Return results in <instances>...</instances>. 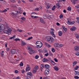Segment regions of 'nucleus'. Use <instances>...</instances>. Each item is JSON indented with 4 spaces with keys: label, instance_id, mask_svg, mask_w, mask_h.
I'll return each mask as SVG.
<instances>
[{
    "label": "nucleus",
    "instance_id": "69168bd1",
    "mask_svg": "<svg viewBox=\"0 0 79 79\" xmlns=\"http://www.w3.org/2000/svg\"><path fill=\"white\" fill-rule=\"evenodd\" d=\"M54 60L55 61V62H58V60L56 58L54 59Z\"/></svg>",
    "mask_w": 79,
    "mask_h": 79
},
{
    "label": "nucleus",
    "instance_id": "bb28decb",
    "mask_svg": "<svg viewBox=\"0 0 79 79\" xmlns=\"http://www.w3.org/2000/svg\"><path fill=\"white\" fill-rule=\"evenodd\" d=\"M45 45H46V46H47V47H51V45H50V44H48V43H45Z\"/></svg>",
    "mask_w": 79,
    "mask_h": 79
},
{
    "label": "nucleus",
    "instance_id": "864d4df0",
    "mask_svg": "<svg viewBox=\"0 0 79 79\" xmlns=\"http://www.w3.org/2000/svg\"><path fill=\"white\" fill-rule=\"evenodd\" d=\"M23 63H21L20 64H19V65L20 66H23Z\"/></svg>",
    "mask_w": 79,
    "mask_h": 79
},
{
    "label": "nucleus",
    "instance_id": "9d476101",
    "mask_svg": "<svg viewBox=\"0 0 79 79\" xmlns=\"http://www.w3.org/2000/svg\"><path fill=\"white\" fill-rule=\"evenodd\" d=\"M70 29L72 31H74L76 29V27H73L71 28Z\"/></svg>",
    "mask_w": 79,
    "mask_h": 79
},
{
    "label": "nucleus",
    "instance_id": "f257e3e1",
    "mask_svg": "<svg viewBox=\"0 0 79 79\" xmlns=\"http://www.w3.org/2000/svg\"><path fill=\"white\" fill-rule=\"evenodd\" d=\"M4 25L6 27L5 28V30L3 32L4 33L7 34H8L10 32H11V29L10 28V27L8 26V24L6 23V22H5Z\"/></svg>",
    "mask_w": 79,
    "mask_h": 79
},
{
    "label": "nucleus",
    "instance_id": "72a5a7b5",
    "mask_svg": "<svg viewBox=\"0 0 79 79\" xmlns=\"http://www.w3.org/2000/svg\"><path fill=\"white\" fill-rule=\"evenodd\" d=\"M45 74H46V75H48V74H49V72L45 71Z\"/></svg>",
    "mask_w": 79,
    "mask_h": 79
},
{
    "label": "nucleus",
    "instance_id": "c9c22d12",
    "mask_svg": "<svg viewBox=\"0 0 79 79\" xmlns=\"http://www.w3.org/2000/svg\"><path fill=\"white\" fill-rule=\"evenodd\" d=\"M6 11H7V10L5 9L2 11L1 12L2 13H4V12H6Z\"/></svg>",
    "mask_w": 79,
    "mask_h": 79
},
{
    "label": "nucleus",
    "instance_id": "a18cd8bd",
    "mask_svg": "<svg viewBox=\"0 0 79 79\" xmlns=\"http://www.w3.org/2000/svg\"><path fill=\"white\" fill-rule=\"evenodd\" d=\"M74 78L75 79H79V77L78 76H75L74 77Z\"/></svg>",
    "mask_w": 79,
    "mask_h": 79
},
{
    "label": "nucleus",
    "instance_id": "6e6d98bb",
    "mask_svg": "<svg viewBox=\"0 0 79 79\" xmlns=\"http://www.w3.org/2000/svg\"><path fill=\"white\" fill-rule=\"evenodd\" d=\"M50 69V68L47 69L45 71H47L48 72H49V71H50V69Z\"/></svg>",
    "mask_w": 79,
    "mask_h": 79
},
{
    "label": "nucleus",
    "instance_id": "cd10ccee",
    "mask_svg": "<svg viewBox=\"0 0 79 79\" xmlns=\"http://www.w3.org/2000/svg\"><path fill=\"white\" fill-rule=\"evenodd\" d=\"M31 77H32L33 75H27V77L31 78Z\"/></svg>",
    "mask_w": 79,
    "mask_h": 79
},
{
    "label": "nucleus",
    "instance_id": "5fc2aeb1",
    "mask_svg": "<svg viewBox=\"0 0 79 79\" xmlns=\"http://www.w3.org/2000/svg\"><path fill=\"white\" fill-rule=\"evenodd\" d=\"M36 71H37V70H33L32 73H33V74H35V73H36Z\"/></svg>",
    "mask_w": 79,
    "mask_h": 79
},
{
    "label": "nucleus",
    "instance_id": "a878e982",
    "mask_svg": "<svg viewBox=\"0 0 79 79\" xmlns=\"http://www.w3.org/2000/svg\"><path fill=\"white\" fill-rule=\"evenodd\" d=\"M31 15L35 16L37 15V14L35 12H33L32 13V14H31Z\"/></svg>",
    "mask_w": 79,
    "mask_h": 79
},
{
    "label": "nucleus",
    "instance_id": "052dcab7",
    "mask_svg": "<svg viewBox=\"0 0 79 79\" xmlns=\"http://www.w3.org/2000/svg\"><path fill=\"white\" fill-rule=\"evenodd\" d=\"M49 55V54H48V53H47L45 54V56H48Z\"/></svg>",
    "mask_w": 79,
    "mask_h": 79
},
{
    "label": "nucleus",
    "instance_id": "3c124183",
    "mask_svg": "<svg viewBox=\"0 0 79 79\" xmlns=\"http://www.w3.org/2000/svg\"><path fill=\"white\" fill-rule=\"evenodd\" d=\"M79 68V67H78V66L77 65L76 67L75 68V70H77V69Z\"/></svg>",
    "mask_w": 79,
    "mask_h": 79
},
{
    "label": "nucleus",
    "instance_id": "680f3d73",
    "mask_svg": "<svg viewBox=\"0 0 79 79\" xmlns=\"http://www.w3.org/2000/svg\"><path fill=\"white\" fill-rule=\"evenodd\" d=\"M38 52H40V53H42V52L43 51H42V50L41 49H39L38 50Z\"/></svg>",
    "mask_w": 79,
    "mask_h": 79
},
{
    "label": "nucleus",
    "instance_id": "6ab92c4d",
    "mask_svg": "<svg viewBox=\"0 0 79 79\" xmlns=\"http://www.w3.org/2000/svg\"><path fill=\"white\" fill-rule=\"evenodd\" d=\"M74 75H77V76H79V72L76 71H75Z\"/></svg>",
    "mask_w": 79,
    "mask_h": 79
},
{
    "label": "nucleus",
    "instance_id": "37998d69",
    "mask_svg": "<svg viewBox=\"0 0 79 79\" xmlns=\"http://www.w3.org/2000/svg\"><path fill=\"white\" fill-rule=\"evenodd\" d=\"M51 63L52 64H53V65H55V63L53 61V60H52V62H51Z\"/></svg>",
    "mask_w": 79,
    "mask_h": 79
},
{
    "label": "nucleus",
    "instance_id": "774afa93",
    "mask_svg": "<svg viewBox=\"0 0 79 79\" xmlns=\"http://www.w3.org/2000/svg\"><path fill=\"white\" fill-rule=\"evenodd\" d=\"M20 79V78H19V76H18L17 77L16 79Z\"/></svg>",
    "mask_w": 79,
    "mask_h": 79
},
{
    "label": "nucleus",
    "instance_id": "f3484780",
    "mask_svg": "<svg viewBox=\"0 0 79 79\" xmlns=\"http://www.w3.org/2000/svg\"><path fill=\"white\" fill-rule=\"evenodd\" d=\"M79 0H73L72 3L73 5H75L76 4V2L78 1Z\"/></svg>",
    "mask_w": 79,
    "mask_h": 79
},
{
    "label": "nucleus",
    "instance_id": "c85d7f7f",
    "mask_svg": "<svg viewBox=\"0 0 79 79\" xmlns=\"http://www.w3.org/2000/svg\"><path fill=\"white\" fill-rule=\"evenodd\" d=\"M27 48L28 50L32 51V48L30 47H27Z\"/></svg>",
    "mask_w": 79,
    "mask_h": 79
},
{
    "label": "nucleus",
    "instance_id": "0e129e2a",
    "mask_svg": "<svg viewBox=\"0 0 79 79\" xmlns=\"http://www.w3.org/2000/svg\"><path fill=\"white\" fill-rule=\"evenodd\" d=\"M25 73V71L24 70H22V73Z\"/></svg>",
    "mask_w": 79,
    "mask_h": 79
},
{
    "label": "nucleus",
    "instance_id": "b1692460",
    "mask_svg": "<svg viewBox=\"0 0 79 79\" xmlns=\"http://www.w3.org/2000/svg\"><path fill=\"white\" fill-rule=\"evenodd\" d=\"M41 43H42V42H41L40 41H38L36 43V45H37H37H39L40 44H41Z\"/></svg>",
    "mask_w": 79,
    "mask_h": 79
},
{
    "label": "nucleus",
    "instance_id": "393cba45",
    "mask_svg": "<svg viewBox=\"0 0 79 79\" xmlns=\"http://www.w3.org/2000/svg\"><path fill=\"white\" fill-rule=\"evenodd\" d=\"M75 37L77 39H78L79 40V35L78 34H76L75 35Z\"/></svg>",
    "mask_w": 79,
    "mask_h": 79
},
{
    "label": "nucleus",
    "instance_id": "39448f33",
    "mask_svg": "<svg viewBox=\"0 0 79 79\" xmlns=\"http://www.w3.org/2000/svg\"><path fill=\"white\" fill-rule=\"evenodd\" d=\"M0 29L1 30H3L5 29V26L4 25L1 23H0Z\"/></svg>",
    "mask_w": 79,
    "mask_h": 79
},
{
    "label": "nucleus",
    "instance_id": "338daca9",
    "mask_svg": "<svg viewBox=\"0 0 79 79\" xmlns=\"http://www.w3.org/2000/svg\"><path fill=\"white\" fill-rule=\"evenodd\" d=\"M76 8H79V5H77L76 6Z\"/></svg>",
    "mask_w": 79,
    "mask_h": 79
},
{
    "label": "nucleus",
    "instance_id": "49530a36",
    "mask_svg": "<svg viewBox=\"0 0 79 79\" xmlns=\"http://www.w3.org/2000/svg\"><path fill=\"white\" fill-rule=\"evenodd\" d=\"M17 31H19L20 32H22V31H23V30H20L19 29H17Z\"/></svg>",
    "mask_w": 79,
    "mask_h": 79
},
{
    "label": "nucleus",
    "instance_id": "f03ea898",
    "mask_svg": "<svg viewBox=\"0 0 79 79\" xmlns=\"http://www.w3.org/2000/svg\"><path fill=\"white\" fill-rule=\"evenodd\" d=\"M46 40L49 42H54L55 40L50 36H48L46 38Z\"/></svg>",
    "mask_w": 79,
    "mask_h": 79
},
{
    "label": "nucleus",
    "instance_id": "ea45409f",
    "mask_svg": "<svg viewBox=\"0 0 79 79\" xmlns=\"http://www.w3.org/2000/svg\"><path fill=\"white\" fill-rule=\"evenodd\" d=\"M48 61H49V62H50V63H51V62H52V60H51V58H49L48 59Z\"/></svg>",
    "mask_w": 79,
    "mask_h": 79
},
{
    "label": "nucleus",
    "instance_id": "c03bdc74",
    "mask_svg": "<svg viewBox=\"0 0 79 79\" xmlns=\"http://www.w3.org/2000/svg\"><path fill=\"white\" fill-rule=\"evenodd\" d=\"M54 45L56 47H58V44H55Z\"/></svg>",
    "mask_w": 79,
    "mask_h": 79
},
{
    "label": "nucleus",
    "instance_id": "79ce46f5",
    "mask_svg": "<svg viewBox=\"0 0 79 79\" xmlns=\"http://www.w3.org/2000/svg\"><path fill=\"white\" fill-rule=\"evenodd\" d=\"M21 19H22L23 21H25L26 18H24V17H22V18H21Z\"/></svg>",
    "mask_w": 79,
    "mask_h": 79
},
{
    "label": "nucleus",
    "instance_id": "a19ab883",
    "mask_svg": "<svg viewBox=\"0 0 79 79\" xmlns=\"http://www.w3.org/2000/svg\"><path fill=\"white\" fill-rule=\"evenodd\" d=\"M15 40L16 41H18H18H20V39H19V38H16L15 39Z\"/></svg>",
    "mask_w": 79,
    "mask_h": 79
},
{
    "label": "nucleus",
    "instance_id": "4c0bfd02",
    "mask_svg": "<svg viewBox=\"0 0 79 79\" xmlns=\"http://www.w3.org/2000/svg\"><path fill=\"white\" fill-rule=\"evenodd\" d=\"M35 69H39V66L37 65H36L35 66Z\"/></svg>",
    "mask_w": 79,
    "mask_h": 79
},
{
    "label": "nucleus",
    "instance_id": "603ef678",
    "mask_svg": "<svg viewBox=\"0 0 79 79\" xmlns=\"http://www.w3.org/2000/svg\"><path fill=\"white\" fill-rule=\"evenodd\" d=\"M39 58V56L38 55H36L35 56V59H38Z\"/></svg>",
    "mask_w": 79,
    "mask_h": 79
},
{
    "label": "nucleus",
    "instance_id": "473e14b6",
    "mask_svg": "<svg viewBox=\"0 0 79 79\" xmlns=\"http://www.w3.org/2000/svg\"><path fill=\"white\" fill-rule=\"evenodd\" d=\"M40 68L43 69L44 68V64H42L40 66Z\"/></svg>",
    "mask_w": 79,
    "mask_h": 79
},
{
    "label": "nucleus",
    "instance_id": "e2e57ef3",
    "mask_svg": "<svg viewBox=\"0 0 79 79\" xmlns=\"http://www.w3.org/2000/svg\"><path fill=\"white\" fill-rule=\"evenodd\" d=\"M60 19H61L62 18H63V15H60Z\"/></svg>",
    "mask_w": 79,
    "mask_h": 79
},
{
    "label": "nucleus",
    "instance_id": "4d7b16f0",
    "mask_svg": "<svg viewBox=\"0 0 79 79\" xmlns=\"http://www.w3.org/2000/svg\"><path fill=\"white\" fill-rule=\"evenodd\" d=\"M74 24V22L72 21L71 22L70 25H73V24Z\"/></svg>",
    "mask_w": 79,
    "mask_h": 79
},
{
    "label": "nucleus",
    "instance_id": "ddd939ff",
    "mask_svg": "<svg viewBox=\"0 0 79 79\" xmlns=\"http://www.w3.org/2000/svg\"><path fill=\"white\" fill-rule=\"evenodd\" d=\"M48 59H45V58H44L43 59V62H48Z\"/></svg>",
    "mask_w": 79,
    "mask_h": 79
},
{
    "label": "nucleus",
    "instance_id": "f704fd0d",
    "mask_svg": "<svg viewBox=\"0 0 79 79\" xmlns=\"http://www.w3.org/2000/svg\"><path fill=\"white\" fill-rule=\"evenodd\" d=\"M33 37H30L28 38L27 39V40H31V39H33Z\"/></svg>",
    "mask_w": 79,
    "mask_h": 79
},
{
    "label": "nucleus",
    "instance_id": "c756f323",
    "mask_svg": "<svg viewBox=\"0 0 79 79\" xmlns=\"http://www.w3.org/2000/svg\"><path fill=\"white\" fill-rule=\"evenodd\" d=\"M31 17H32L33 18H34L35 19L36 18H37L38 17L37 16H34V15H31Z\"/></svg>",
    "mask_w": 79,
    "mask_h": 79
},
{
    "label": "nucleus",
    "instance_id": "7ed1b4c3",
    "mask_svg": "<svg viewBox=\"0 0 79 79\" xmlns=\"http://www.w3.org/2000/svg\"><path fill=\"white\" fill-rule=\"evenodd\" d=\"M54 32H55V30H54V29L53 28H51L50 31V33L52 35V37H54V38H55V37H56V36H55V35L54 34Z\"/></svg>",
    "mask_w": 79,
    "mask_h": 79
},
{
    "label": "nucleus",
    "instance_id": "9b49d317",
    "mask_svg": "<svg viewBox=\"0 0 79 79\" xmlns=\"http://www.w3.org/2000/svg\"><path fill=\"white\" fill-rule=\"evenodd\" d=\"M79 46H77L75 47L74 48L75 50H79Z\"/></svg>",
    "mask_w": 79,
    "mask_h": 79
},
{
    "label": "nucleus",
    "instance_id": "20e7f679",
    "mask_svg": "<svg viewBox=\"0 0 79 79\" xmlns=\"http://www.w3.org/2000/svg\"><path fill=\"white\" fill-rule=\"evenodd\" d=\"M36 45L37 46L36 47V48H40L42 47L43 44H42V43H41L39 44H36Z\"/></svg>",
    "mask_w": 79,
    "mask_h": 79
},
{
    "label": "nucleus",
    "instance_id": "bf43d9fd",
    "mask_svg": "<svg viewBox=\"0 0 79 79\" xmlns=\"http://www.w3.org/2000/svg\"><path fill=\"white\" fill-rule=\"evenodd\" d=\"M11 15L14 16L15 15V13H14V12L12 13H11Z\"/></svg>",
    "mask_w": 79,
    "mask_h": 79
},
{
    "label": "nucleus",
    "instance_id": "4468645a",
    "mask_svg": "<svg viewBox=\"0 0 79 79\" xmlns=\"http://www.w3.org/2000/svg\"><path fill=\"white\" fill-rule=\"evenodd\" d=\"M40 21L41 23H42L43 24H45V22H44V19H43L42 18H41L40 19Z\"/></svg>",
    "mask_w": 79,
    "mask_h": 79
},
{
    "label": "nucleus",
    "instance_id": "8fccbe9b",
    "mask_svg": "<svg viewBox=\"0 0 79 79\" xmlns=\"http://www.w3.org/2000/svg\"><path fill=\"white\" fill-rule=\"evenodd\" d=\"M52 52H55V50L54 48H52Z\"/></svg>",
    "mask_w": 79,
    "mask_h": 79
},
{
    "label": "nucleus",
    "instance_id": "2f4dec72",
    "mask_svg": "<svg viewBox=\"0 0 79 79\" xmlns=\"http://www.w3.org/2000/svg\"><path fill=\"white\" fill-rule=\"evenodd\" d=\"M67 10H68V11H71V7L70 6L69 7Z\"/></svg>",
    "mask_w": 79,
    "mask_h": 79
},
{
    "label": "nucleus",
    "instance_id": "1a4fd4ad",
    "mask_svg": "<svg viewBox=\"0 0 79 79\" xmlns=\"http://www.w3.org/2000/svg\"><path fill=\"white\" fill-rule=\"evenodd\" d=\"M58 35L59 36H62L63 35V32L61 31H60L58 32Z\"/></svg>",
    "mask_w": 79,
    "mask_h": 79
},
{
    "label": "nucleus",
    "instance_id": "6e6552de",
    "mask_svg": "<svg viewBox=\"0 0 79 79\" xmlns=\"http://www.w3.org/2000/svg\"><path fill=\"white\" fill-rule=\"evenodd\" d=\"M44 68H45L46 69H48V68H50V67L49 65L47 64H46L45 65Z\"/></svg>",
    "mask_w": 79,
    "mask_h": 79
},
{
    "label": "nucleus",
    "instance_id": "de8ad7c7",
    "mask_svg": "<svg viewBox=\"0 0 79 79\" xmlns=\"http://www.w3.org/2000/svg\"><path fill=\"white\" fill-rule=\"evenodd\" d=\"M27 75H32V73L30 72L27 73Z\"/></svg>",
    "mask_w": 79,
    "mask_h": 79
},
{
    "label": "nucleus",
    "instance_id": "13d9d810",
    "mask_svg": "<svg viewBox=\"0 0 79 79\" xmlns=\"http://www.w3.org/2000/svg\"><path fill=\"white\" fill-rule=\"evenodd\" d=\"M10 1L13 3H15V2H16V1H15V0H10Z\"/></svg>",
    "mask_w": 79,
    "mask_h": 79
},
{
    "label": "nucleus",
    "instance_id": "dca6fc26",
    "mask_svg": "<svg viewBox=\"0 0 79 79\" xmlns=\"http://www.w3.org/2000/svg\"><path fill=\"white\" fill-rule=\"evenodd\" d=\"M22 44L23 46H24V45H26V42H24L23 41H21Z\"/></svg>",
    "mask_w": 79,
    "mask_h": 79
},
{
    "label": "nucleus",
    "instance_id": "2eb2a0df",
    "mask_svg": "<svg viewBox=\"0 0 79 79\" xmlns=\"http://www.w3.org/2000/svg\"><path fill=\"white\" fill-rule=\"evenodd\" d=\"M77 62L76 61H74L73 63V67H74V66L75 65H76V64H77Z\"/></svg>",
    "mask_w": 79,
    "mask_h": 79
},
{
    "label": "nucleus",
    "instance_id": "a211bd4d",
    "mask_svg": "<svg viewBox=\"0 0 79 79\" xmlns=\"http://www.w3.org/2000/svg\"><path fill=\"white\" fill-rule=\"evenodd\" d=\"M63 45L60 44H58V47H59V48H61V47H63Z\"/></svg>",
    "mask_w": 79,
    "mask_h": 79
},
{
    "label": "nucleus",
    "instance_id": "e433bc0d",
    "mask_svg": "<svg viewBox=\"0 0 79 79\" xmlns=\"http://www.w3.org/2000/svg\"><path fill=\"white\" fill-rule=\"evenodd\" d=\"M75 55H76L77 56H79V52H75Z\"/></svg>",
    "mask_w": 79,
    "mask_h": 79
},
{
    "label": "nucleus",
    "instance_id": "58836bf2",
    "mask_svg": "<svg viewBox=\"0 0 79 79\" xmlns=\"http://www.w3.org/2000/svg\"><path fill=\"white\" fill-rule=\"evenodd\" d=\"M67 23L68 24H70L71 25V21L68 20V22H67Z\"/></svg>",
    "mask_w": 79,
    "mask_h": 79
},
{
    "label": "nucleus",
    "instance_id": "09e8293b",
    "mask_svg": "<svg viewBox=\"0 0 79 79\" xmlns=\"http://www.w3.org/2000/svg\"><path fill=\"white\" fill-rule=\"evenodd\" d=\"M49 56H53V54H52V53L51 52H49Z\"/></svg>",
    "mask_w": 79,
    "mask_h": 79
},
{
    "label": "nucleus",
    "instance_id": "5701e85b",
    "mask_svg": "<svg viewBox=\"0 0 79 79\" xmlns=\"http://www.w3.org/2000/svg\"><path fill=\"white\" fill-rule=\"evenodd\" d=\"M54 69L56 71H58V67L56 66L54 67Z\"/></svg>",
    "mask_w": 79,
    "mask_h": 79
},
{
    "label": "nucleus",
    "instance_id": "0eeeda50",
    "mask_svg": "<svg viewBox=\"0 0 79 79\" xmlns=\"http://www.w3.org/2000/svg\"><path fill=\"white\" fill-rule=\"evenodd\" d=\"M16 52V51L15 49L12 50L10 52L11 54H15Z\"/></svg>",
    "mask_w": 79,
    "mask_h": 79
},
{
    "label": "nucleus",
    "instance_id": "f8f14e48",
    "mask_svg": "<svg viewBox=\"0 0 79 79\" xmlns=\"http://www.w3.org/2000/svg\"><path fill=\"white\" fill-rule=\"evenodd\" d=\"M30 69H31V67H27L26 68V71H29Z\"/></svg>",
    "mask_w": 79,
    "mask_h": 79
},
{
    "label": "nucleus",
    "instance_id": "4be33fe9",
    "mask_svg": "<svg viewBox=\"0 0 79 79\" xmlns=\"http://www.w3.org/2000/svg\"><path fill=\"white\" fill-rule=\"evenodd\" d=\"M55 8H56V6L54 5L51 9V10H55Z\"/></svg>",
    "mask_w": 79,
    "mask_h": 79
},
{
    "label": "nucleus",
    "instance_id": "423d86ee",
    "mask_svg": "<svg viewBox=\"0 0 79 79\" xmlns=\"http://www.w3.org/2000/svg\"><path fill=\"white\" fill-rule=\"evenodd\" d=\"M62 28L63 29V32H66V31H67V28L65 27L64 26H62Z\"/></svg>",
    "mask_w": 79,
    "mask_h": 79
},
{
    "label": "nucleus",
    "instance_id": "412c9836",
    "mask_svg": "<svg viewBox=\"0 0 79 79\" xmlns=\"http://www.w3.org/2000/svg\"><path fill=\"white\" fill-rule=\"evenodd\" d=\"M43 18L44 19H46L47 18V15H43Z\"/></svg>",
    "mask_w": 79,
    "mask_h": 79
},
{
    "label": "nucleus",
    "instance_id": "7c9ffc66",
    "mask_svg": "<svg viewBox=\"0 0 79 79\" xmlns=\"http://www.w3.org/2000/svg\"><path fill=\"white\" fill-rule=\"evenodd\" d=\"M16 37H15V35H14L13 37H10V40H11V39H15V38Z\"/></svg>",
    "mask_w": 79,
    "mask_h": 79
},
{
    "label": "nucleus",
    "instance_id": "aec40b11",
    "mask_svg": "<svg viewBox=\"0 0 79 79\" xmlns=\"http://www.w3.org/2000/svg\"><path fill=\"white\" fill-rule=\"evenodd\" d=\"M56 8H60V4L59 3H57L56 5Z\"/></svg>",
    "mask_w": 79,
    "mask_h": 79
}]
</instances>
